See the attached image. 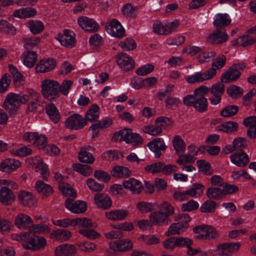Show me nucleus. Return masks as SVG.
I'll use <instances>...</instances> for the list:
<instances>
[{"label": "nucleus", "instance_id": "nucleus-13", "mask_svg": "<svg viewBox=\"0 0 256 256\" xmlns=\"http://www.w3.org/2000/svg\"><path fill=\"white\" fill-rule=\"evenodd\" d=\"M21 165L22 163L19 160L8 158L0 163V170L5 173L10 174L18 168Z\"/></svg>", "mask_w": 256, "mask_h": 256}, {"label": "nucleus", "instance_id": "nucleus-48", "mask_svg": "<svg viewBox=\"0 0 256 256\" xmlns=\"http://www.w3.org/2000/svg\"><path fill=\"white\" fill-rule=\"evenodd\" d=\"M240 72L238 70L232 66L222 75L221 80L224 82L232 80L240 77Z\"/></svg>", "mask_w": 256, "mask_h": 256}, {"label": "nucleus", "instance_id": "nucleus-26", "mask_svg": "<svg viewBox=\"0 0 256 256\" xmlns=\"http://www.w3.org/2000/svg\"><path fill=\"white\" fill-rule=\"evenodd\" d=\"M95 204L100 208L106 210L110 208L112 204V200L107 194L97 193L94 196Z\"/></svg>", "mask_w": 256, "mask_h": 256}, {"label": "nucleus", "instance_id": "nucleus-27", "mask_svg": "<svg viewBox=\"0 0 256 256\" xmlns=\"http://www.w3.org/2000/svg\"><path fill=\"white\" fill-rule=\"evenodd\" d=\"M34 187L38 193L43 198L48 197L52 194L54 192L52 186L41 180L36 182Z\"/></svg>", "mask_w": 256, "mask_h": 256}, {"label": "nucleus", "instance_id": "nucleus-1", "mask_svg": "<svg viewBox=\"0 0 256 256\" xmlns=\"http://www.w3.org/2000/svg\"><path fill=\"white\" fill-rule=\"evenodd\" d=\"M60 83L52 79H46L41 82V92L43 97L50 101L58 100Z\"/></svg>", "mask_w": 256, "mask_h": 256}, {"label": "nucleus", "instance_id": "nucleus-20", "mask_svg": "<svg viewBox=\"0 0 256 256\" xmlns=\"http://www.w3.org/2000/svg\"><path fill=\"white\" fill-rule=\"evenodd\" d=\"M56 64V61L54 58H44L38 63L36 67V71L37 72H48L52 70Z\"/></svg>", "mask_w": 256, "mask_h": 256}, {"label": "nucleus", "instance_id": "nucleus-11", "mask_svg": "<svg viewBox=\"0 0 256 256\" xmlns=\"http://www.w3.org/2000/svg\"><path fill=\"white\" fill-rule=\"evenodd\" d=\"M117 64L124 71H128L134 66V61L131 56L126 53H120L116 56Z\"/></svg>", "mask_w": 256, "mask_h": 256}, {"label": "nucleus", "instance_id": "nucleus-8", "mask_svg": "<svg viewBox=\"0 0 256 256\" xmlns=\"http://www.w3.org/2000/svg\"><path fill=\"white\" fill-rule=\"evenodd\" d=\"M77 22L78 26L86 32H96L100 28L98 24L94 20L86 16L79 17Z\"/></svg>", "mask_w": 256, "mask_h": 256}, {"label": "nucleus", "instance_id": "nucleus-35", "mask_svg": "<svg viewBox=\"0 0 256 256\" xmlns=\"http://www.w3.org/2000/svg\"><path fill=\"white\" fill-rule=\"evenodd\" d=\"M30 31L34 34L41 32L44 28V23L40 20H31L26 23Z\"/></svg>", "mask_w": 256, "mask_h": 256}, {"label": "nucleus", "instance_id": "nucleus-55", "mask_svg": "<svg viewBox=\"0 0 256 256\" xmlns=\"http://www.w3.org/2000/svg\"><path fill=\"white\" fill-rule=\"evenodd\" d=\"M50 230V228L46 224H32L30 228V231L34 234H48Z\"/></svg>", "mask_w": 256, "mask_h": 256}, {"label": "nucleus", "instance_id": "nucleus-28", "mask_svg": "<svg viewBox=\"0 0 256 256\" xmlns=\"http://www.w3.org/2000/svg\"><path fill=\"white\" fill-rule=\"evenodd\" d=\"M228 34L223 30H216L210 34L207 38L208 42L214 44H222L228 40Z\"/></svg>", "mask_w": 256, "mask_h": 256}, {"label": "nucleus", "instance_id": "nucleus-19", "mask_svg": "<svg viewBox=\"0 0 256 256\" xmlns=\"http://www.w3.org/2000/svg\"><path fill=\"white\" fill-rule=\"evenodd\" d=\"M72 237V232L66 229L58 228L50 234V238L58 242L68 241Z\"/></svg>", "mask_w": 256, "mask_h": 256}, {"label": "nucleus", "instance_id": "nucleus-47", "mask_svg": "<svg viewBox=\"0 0 256 256\" xmlns=\"http://www.w3.org/2000/svg\"><path fill=\"white\" fill-rule=\"evenodd\" d=\"M100 116V108L99 106L94 104L91 106L90 108L88 110L85 116L84 119L86 122L88 121H94L97 120Z\"/></svg>", "mask_w": 256, "mask_h": 256}, {"label": "nucleus", "instance_id": "nucleus-51", "mask_svg": "<svg viewBox=\"0 0 256 256\" xmlns=\"http://www.w3.org/2000/svg\"><path fill=\"white\" fill-rule=\"evenodd\" d=\"M158 208L160 211L163 212V214L168 218H169V217L174 213V207L170 204L166 202L161 203Z\"/></svg>", "mask_w": 256, "mask_h": 256}, {"label": "nucleus", "instance_id": "nucleus-18", "mask_svg": "<svg viewBox=\"0 0 256 256\" xmlns=\"http://www.w3.org/2000/svg\"><path fill=\"white\" fill-rule=\"evenodd\" d=\"M230 162L238 167L246 166L249 162L248 156L243 150L236 152L230 156Z\"/></svg>", "mask_w": 256, "mask_h": 256}, {"label": "nucleus", "instance_id": "nucleus-40", "mask_svg": "<svg viewBox=\"0 0 256 256\" xmlns=\"http://www.w3.org/2000/svg\"><path fill=\"white\" fill-rule=\"evenodd\" d=\"M131 174L130 170L126 167L122 166H114L111 170L112 176L118 178L128 177Z\"/></svg>", "mask_w": 256, "mask_h": 256}, {"label": "nucleus", "instance_id": "nucleus-58", "mask_svg": "<svg viewBox=\"0 0 256 256\" xmlns=\"http://www.w3.org/2000/svg\"><path fill=\"white\" fill-rule=\"evenodd\" d=\"M142 130L146 134L151 136H156L162 133L161 128H159L156 124L145 126L142 127Z\"/></svg>", "mask_w": 256, "mask_h": 256}, {"label": "nucleus", "instance_id": "nucleus-54", "mask_svg": "<svg viewBox=\"0 0 256 256\" xmlns=\"http://www.w3.org/2000/svg\"><path fill=\"white\" fill-rule=\"evenodd\" d=\"M86 182L88 188L92 192L102 191L104 188L103 184L98 183L92 178L87 179Z\"/></svg>", "mask_w": 256, "mask_h": 256}, {"label": "nucleus", "instance_id": "nucleus-34", "mask_svg": "<svg viewBox=\"0 0 256 256\" xmlns=\"http://www.w3.org/2000/svg\"><path fill=\"white\" fill-rule=\"evenodd\" d=\"M18 199L20 202L25 206H31L34 203V198L32 194L24 190L19 192Z\"/></svg>", "mask_w": 256, "mask_h": 256}, {"label": "nucleus", "instance_id": "nucleus-44", "mask_svg": "<svg viewBox=\"0 0 256 256\" xmlns=\"http://www.w3.org/2000/svg\"><path fill=\"white\" fill-rule=\"evenodd\" d=\"M184 226L185 224H182L180 222H176L168 227L165 234L166 236H170V235L182 234L186 228Z\"/></svg>", "mask_w": 256, "mask_h": 256}, {"label": "nucleus", "instance_id": "nucleus-29", "mask_svg": "<svg viewBox=\"0 0 256 256\" xmlns=\"http://www.w3.org/2000/svg\"><path fill=\"white\" fill-rule=\"evenodd\" d=\"M37 14L36 8L31 7L22 8L16 10L13 16L18 18H28L34 17Z\"/></svg>", "mask_w": 256, "mask_h": 256}, {"label": "nucleus", "instance_id": "nucleus-17", "mask_svg": "<svg viewBox=\"0 0 256 256\" xmlns=\"http://www.w3.org/2000/svg\"><path fill=\"white\" fill-rule=\"evenodd\" d=\"M110 249L114 252H124L131 250L133 244L128 239L118 240L110 243Z\"/></svg>", "mask_w": 256, "mask_h": 256}, {"label": "nucleus", "instance_id": "nucleus-7", "mask_svg": "<svg viewBox=\"0 0 256 256\" xmlns=\"http://www.w3.org/2000/svg\"><path fill=\"white\" fill-rule=\"evenodd\" d=\"M214 76V70L208 69L204 72L200 71L196 72L192 74L188 75L186 78V81L189 84L202 82L205 80H210Z\"/></svg>", "mask_w": 256, "mask_h": 256}, {"label": "nucleus", "instance_id": "nucleus-24", "mask_svg": "<svg viewBox=\"0 0 256 256\" xmlns=\"http://www.w3.org/2000/svg\"><path fill=\"white\" fill-rule=\"evenodd\" d=\"M148 146L150 150L154 153L155 156L156 158L160 156L161 150H165L166 148L164 139L161 138H157L150 142Z\"/></svg>", "mask_w": 256, "mask_h": 256}, {"label": "nucleus", "instance_id": "nucleus-21", "mask_svg": "<svg viewBox=\"0 0 256 256\" xmlns=\"http://www.w3.org/2000/svg\"><path fill=\"white\" fill-rule=\"evenodd\" d=\"M149 219L152 225L158 226L168 225L170 221V218H168L163 212L159 210L151 212Z\"/></svg>", "mask_w": 256, "mask_h": 256}, {"label": "nucleus", "instance_id": "nucleus-31", "mask_svg": "<svg viewBox=\"0 0 256 256\" xmlns=\"http://www.w3.org/2000/svg\"><path fill=\"white\" fill-rule=\"evenodd\" d=\"M205 187L200 183H194L188 186L186 194L190 198H196L201 196L204 190Z\"/></svg>", "mask_w": 256, "mask_h": 256}, {"label": "nucleus", "instance_id": "nucleus-5", "mask_svg": "<svg viewBox=\"0 0 256 256\" xmlns=\"http://www.w3.org/2000/svg\"><path fill=\"white\" fill-rule=\"evenodd\" d=\"M26 162L28 166H32L36 172H40L43 180H48L50 172L48 165L44 162L40 156L30 157L26 159Z\"/></svg>", "mask_w": 256, "mask_h": 256}, {"label": "nucleus", "instance_id": "nucleus-57", "mask_svg": "<svg viewBox=\"0 0 256 256\" xmlns=\"http://www.w3.org/2000/svg\"><path fill=\"white\" fill-rule=\"evenodd\" d=\"M139 240L148 245L156 244L160 242L159 237L154 234L140 236Z\"/></svg>", "mask_w": 256, "mask_h": 256}, {"label": "nucleus", "instance_id": "nucleus-59", "mask_svg": "<svg viewBox=\"0 0 256 256\" xmlns=\"http://www.w3.org/2000/svg\"><path fill=\"white\" fill-rule=\"evenodd\" d=\"M59 190L65 196H76V194L72 188L68 183L61 182L59 184Z\"/></svg>", "mask_w": 256, "mask_h": 256}, {"label": "nucleus", "instance_id": "nucleus-10", "mask_svg": "<svg viewBox=\"0 0 256 256\" xmlns=\"http://www.w3.org/2000/svg\"><path fill=\"white\" fill-rule=\"evenodd\" d=\"M86 124V120L80 114H74L66 120L65 126L70 129L78 130L82 128Z\"/></svg>", "mask_w": 256, "mask_h": 256}, {"label": "nucleus", "instance_id": "nucleus-14", "mask_svg": "<svg viewBox=\"0 0 256 256\" xmlns=\"http://www.w3.org/2000/svg\"><path fill=\"white\" fill-rule=\"evenodd\" d=\"M55 256H70L77 253V250L73 244H63L58 245L54 250Z\"/></svg>", "mask_w": 256, "mask_h": 256}, {"label": "nucleus", "instance_id": "nucleus-23", "mask_svg": "<svg viewBox=\"0 0 256 256\" xmlns=\"http://www.w3.org/2000/svg\"><path fill=\"white\" fill-rule=\"evenodd\" d=\"M32 224V220L26 214L20 213L15 218L14 224L18 229L30 228Z\"/></svg>", "mask_w": 256, "mask_h": 256}, {"label": "nucleus", "instance_id": "nucleus-42", "mask_svg": "<svg viewBox=\"0 0 256 256\" xmlns=\"http://www.w3.org/2000/svg\"><path fill=\"white\" fill-rule=\"evenodd\" d=\"M172 146L176 154H182L186 150V144L182 138L178 135L174 137Z\"/></svg>", "mask_w": 256, "mask_h": 256}, {"label": "nucleus", "instance_id": "nucleus-52", "mask_svg": "<svg viewBox=\"0 0 256 256\" xmlns=\"http://www.w3.org/2000/svg\"><path fill=\"white\" fill-rule=\"evenodd\" d=\"M208 102L205 97L195 98L194 104V108L200 112H204L207 110Z\"/></svg>", "mask_w": 256, "mask_h": 256}, {"label": "nucleus", "instance_id": "nucleus-53", "mask_svg": "<svg viewBox=\"0 0 256 256\" xmlns=\"http://www.w3.org/2000/svg\"><path fill=\"white\" fill-rule=\"evenodd\" d=\"M122 156V152L116 150H108L102 153V158L112 161L116 160Z\"/></svg>", "mask_w": 256, "mask_h": 256}, {"label": "nucleus", "instance_id": "nucleus-46", "mask_svg": "<svg viewBox=\"0 0 256 256\" xmlns=\"http://www.w3.org/2000/svg\"><path fill=\"white\" fill-rule=\"evenodd\" d=\"M76 245L80 250L86 253L93 252L97 248V245L90 241H79Z\"/></svg>", "mask_w": 256, "mask_h": 256}, {"label": "nucleus", "instance_id": "nucleus-9", "mask_svg": "<svg viewBox=\"0 0 256 256\" xmlns=\"http://www.w3.org/2000/svg\"><path fill=\"white\" fill-rule=\"evenodd\" d=\"M106 30L111 36L117 38L122 37L125 31L120 22L116 19H112L106 24Z\"/></svg>", "mask_w": 256, "mask_h": 256}, {"label": "nucleus", "instance_id": "nucleus-6", "mask_svg": "<svg viewBox=\"0 0 256 256\" xmlns=\"http://www.w3.org/2000/svg\"><path fill=\"white\" fill-rule=\"evenodd\" d=\"M56 38L60 43V45L70 48L74 46L76 42L74 34L72 30L65 29L59 32Z\"/></svg>", "mask_w": 256, "mask_h": 256}, {"label": "nucleus", "instance_id": "nucleus-2", "mask_svg": "<svg viewBox=\"0 0 256 256\" xmlns=\"http://www.w3.org/2000/svg\"><path fill=\"white\" fill-rule=\"evenodd\" d=\"M112 139L116 141H124L128 144L133 146L141 145L143 140L140 134L132 132L130 129L124 128L116 132Z\"/></svg>", "mask_w": 256, "mask_h": 256}, {"label": "nucleus", "instance_id": "nucleus-30", "mask_svg": "<svg viewBox=\"0 0 256 256\" xmlns=\"http://www.w3.org/2000/svg\"><path fill=\"white\" fill-rule=\"evenodd\" d=\"M46 113L53 122L58 123L61 118L59 110L52 103L48 104L45 107Z\"/></svg>", "mask_w": 256, "mask_h": 256}, {"label": "nucleus", "instance_id": "nucleus-22", "mask_svg": "<svg viewBox=\"0 0 256 256\" xmlns=\"http://www.w3.org/2000/svg\"><path fill=\"white\" fill-rule=\"evenodd\" d=\"M128 215V212L124 208L116 209L105 212V216L112 221H122Z\"/></svg>", "mask_w": 256, "mask_h": 256}, {"label": "nucleus", "instance_id": "nucleus-16", "mask_svg": "<svg viewBox=\"0 0 256 256\" xmlns=\"http://www.w3.org/2000/svg\"><path fill=\"white\" fill-rule=\"evenodd\" d=\"M124 188L133 194H138L143 190V186L140 181L134 178H130L122 182Z\"/></svg>", "mask_w": 256, "mask_h": 256}, {"label": "nucleus", "instance_id": "nucleus-32", "mask_svg": "<svg viewBox=\"0 0 256 256\" xmlns=\"http://www.w3.org/2000/svg\"><path fill=\"white\" fill-rule=\"evenodd\" d=\"M38 59L37 54L33 51H26L21 56L22 64L28 68H32Z\"/></svg>", "mask_w": 256, "mask_h": 256}, {"label": "nucleus", "instance_id": "nucleus-64", "mask_svg": "<svg viewBox=\"0 0 256 256\" xmlns=\"http://www.w3.org/2000/svg\"><path fill=\"white\" fill-rule=\"evenodd\" d=\"M154 70V65L150 64H147L137 68L136 70V73L138 76H142L149 74Z\"/></svg>", "mask_w": 256, "mask_h": 256}, {"label": "nucleus", "instance_id": "nucleus-61", "mask_svg": "<svg viewBox=\"0 0 256 256\" xmlns=\"http://www.w3.org/2000/svg\"><path fill=\"white\" fill-rule=\"evenodd\" d=\"M199 207L198 202L194 200H190L182 204L181 210L183 212H191L196 210Z\"/></svg>", "mask_w": 256, "mask_h": 256}, {"label": "nucleus", "instance_id": "nucleus-49", "mask_svg": "<svg viewBox=\"0 0 256 256\" xmlns=\"http://www.w3.org/2000/svg\"><path fill=\"white\" fill-rule=\"evenodd\" d=\"M72 226L78 228H89L93 226L92 220L86 218H78L72 219Z\"/></svg>", "mask_w": 256, "mask_h": 256}, {"label": "nucleus", "instance_id": "nucleus-37", "mask_svg": "<svg viewBox=\"0 0 256 256\" xmlns=\"http://www.w3.org/2000/svg\"><path fill=\"white\" fill-rule=\"evenodd\" d=\"M232 20L227 14H217L214 18L213 24L215 26L221 27L229 25Z\"/></svg>", "mask_w": 256, "mask_h": 256}, {"label": "nucleus", "instance_id": "nucleus-60", "mask_svg": "<svg viewBox=\"0 0 256 256\" xmlns=\"http://www.w3.org/2000/svg\"><path fill=\"white\" fill-rule=\"evenodd\" d=\"M15 31L14 27L12 24L3 19L0 20V32L13 34Z\"/></svg>", "mask_w": 256, "mask_h": 256}, {"label": "nucleus", "instance_id": "nucleus-56", "mask_svg": "<svg viewBox=\"0 0 256 256\" xmlns=\"http://www.w3.org/2000/svg\"><path fill=\"white\" fill-rule=\"evenodd\" d=\"M78 232L90 240H95L100 238L101 234L96 230L92 229H80Z\"/></svg>", "mask_w": 256, "mask_h": 256}, {"label": "nucleus", "instance_id": "nucleus-36", "mask_svg": "<svg viewBox=\"0 0 256 256\" xmlns=\"http://www.w3.org/2000/svg\"><path fill=\"white\" fill-rule=\"evenodd\" d=\"M9 70L12 75V80L16 86H20L24 83V77L18 68L12 64L8 66Z\"/></svg>", "mask_w": 256, "mask_h": 256}, {"label": "nucleus", "instance_id": "nucleus-43", "mask_svg": "<svg viewBox=\"0 0 256 256\" xmlns=\"http://www.w3.org/2000/svg\"><path fill=\"white\" fill-rule=\"evenodd\" d=\"M90 148V146L86 148H82L78 152V159L80 162L91 164L94 161V158L93 155L88 151Z\"/></svg>", "mask_w": 256, "mask_h": 256}, {"label": "nucleus", "instance_id": "nucleus-15", "mask_svg": "<svg viewBox=\"0 0 256 256\" xmlns=\"http://www.w3.org/2000/svg\"><path fill=\"white\" fill-rule=\"evenodd\" d=\"M4 106L6 110L12 114L14 113L20 106L17 94L10 92L8 94Z\"/></svg>", "mask_w": 256, "mask_h": 256}, {"label": "nucleus", "instance_id": "nucleus-45", "mask_svg": "<svg viewBox=\"0 0 256 256\" xmlns=\"http://www.w3.org/2000/svg\"><path fill=\"white\" fill-rule=\"evenodd\" d=\"M10 152L15 156L24 157L32 154V150L26 146L22 145L11 149Z\"/></svg>", "mask_w": 256, "mask_h": 256}, {"label": "nucleus", "instance_id": "nucleus-62", "mask_svg": "<svg viewBox=\"0 0 256 256\" xmlns=\"http://www.w3.org/2000/svg\"><path fill=\"white\" fill-rule=\"evenodd\" d=\"M120 46L124 50L128 51L134 49L136 44L135 41L132 38H128L119 44Z\"/></svg>", "mask_w": 256, "mask_h": 256}, {"label": "nucleus", "instance_id": "nucleus-25", "mask_svg": "<svg viewBox=\"0 0 256 256\" xmlns=\"http://www.w3.org/2000/svg\"><path fill=\"white\" fill-rule=\"evenodd\" d=\"M185 237H172L164 241L162 246L166 250H172L177 247L182 246L184 242H188Z\"/></svg>", "mask_w": 256, "mask_h": 256}, {"label": "nucleus", "instance_id": "nucleus-63", "mask_svg": "<svg viewBox=\"0 0 256 256\" xmlns=\"http://www.w3.org/2000/svg\"><path fill=\"white\" fill-rule=\"evenodd\" d=\"M152 29L153 31L158 34H168L169 32L166 30V25L159 22L154 23Z\"/></svg>", "mask_w": 256, "mask_h": 256}, {"label": "nucleus", "instance_id": "nucleus-3", "mask_svg": "<svg viewBox=\"0 0 256 256\" xmlns=\"http://www.w3.org/2000/svg\"><path fill=\"white\" fill-rule=\"evenodd\" d=\"M193 231L194 238L199 240H211L218 238L219 236L216 229L209 225H200L195 226Z\"/></svg>", "mask_w": 256, "mask_h": 256}, {"label": "nucleus", "instance_id": "nucleus-33", "mask_svg": "<svg viewBox=\"0 0 256 256\" xmlns=\"http://www.w3.org/2000/svg\"><path fill=\"white\" fill-rule=\"evenodd\" d=\"M15 199L14 192L8 188L3 186L0 189V202L4 204L12 203Z\"/></svg>", "mask_w": 256, "mask_h": 256}, {"label": "nucleus", "instance_id": "nucleus-38", "mask_svg": "<svg viewBox=\"0 0 256 256\" xmlns=\"http://www.w3.org/2000/svg\"><path fill=\"white\" fill-rule=\"evenodd\" d=\"M238 124L233 121H228L220 125L216 126L214 130L218 132H222L226 133H232L237 130Z\"/></svg>", "mask_w": 256, "mask_h": 256}, {"label": "nucleus", "instance_id": "nucleus-4", "mask_svg": "<svg viewBox=\"0 0 256 256\" xmlns=\"http://www.w3.org/2000/svg\"><path fill=\"white\" fill-rule=\"evenodd\" d=\"M240 242L224 243L218 244L214 248L210 250V252L214 256H231L240 247Z\"/></svg>", "mask_w": 256, "mask_h": 256}, {"label": "nucleus", "instance_id": "nucleus-41", "mask_svg": "<svg viewBox=\"0 0 256 256\" xmlns=\"http://www.w3.org/2000/svg\"><path fill=\"white\" fill-rule=\"evenodd\" d=\"M30 102L28 106V110L29 112H34L40 106L41 102L39 100L40 94L34 90L30 91Z\"/></svg>", "mask_w": 256, "mask_h": 256}, {"label": "nucleus", "instance_id": "nucleus-12", "mask_svg": "<svg viewBox=\"0 0 256 256\" xmlns=\"http://www.w3.org/2000/svg\"><path fill=\"white\" fill-rule=\"evenodd\" d=\"M65 206L66 208L74 214H80L86 211L87 204L82 200H77L74 202L73 200L70 198L66 199Z\"/></svg>", "mask_w": 256, "mask_h": 256}, {"label": "nucleus", "instance_id": "nucleus-50", "mask_svg": "<svg viewBox=\"0 0 256 256\" xmlns=\"http://www.w3.org/2000/svg\"><path fill=\"white\" fill-rule=\"evenodd\" d=\"M74 170L84 176H88L92 172V168L91 166L80 164H73Z\"/></svg>", "mask_w": 256, "mask_h": 256}, {"label": "nucleus", "instance_id": "nucleus-39", "mask_svg": "<svg viewBox=\"0 0 256 256\" xmlns=\"http://www.w3.org/2000/svg\"><path fill=\"white\" fill-rule=\"evenodd\" d=\"M156 206L155 202L140 201L136 204V209L140 214H148L153 210Z\"/></svg>", "mask_w": 256, "mask_h": 256}]
</instances>
